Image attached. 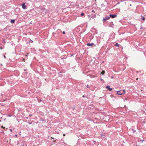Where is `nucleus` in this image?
Segmentation results:
<instances>
[{"label": "nucleus", "mask_w": 146, "mask_h": 146, "mask_svg": "<svg viewBox=\"0 0 146 146\" xmlns=\"http://www.w3.org/2000/svg\"><path fill=\"white\" fill-rule=\"evenodd\" d=\"M117 93L118 95H122L124 94L125 93V91L124 90L118 91H117Z\"/></svg>", "instance_id": "obj_1"}, {"label": "nucleus", "mask_w": 146, "mask_h": 146, "mask_svg": "<svg viewBox=\"0 0 146 146\" xmlns=\"http://www.w3.org/2000/svg\"><path fill=\"white\" fill-rule=\"evenodd\" d=\"M110 19V17H104L103 21H106L107 20L109 19Z\"/></svg>", "instance_id": "obj_2"}, {"label": "nucleus", "mask_w": 146, "mask_h": 146, "mask_svg": "<svg viewBox=\"0 0 146 146\" xmlns=\"http://www.w3.org/2000/svg\"><path fill=\"white\" fill-rule=\"evenodd\" d=\"M106 88L109 90L110 91H111L112 90V88H110L109 86H108L106 87Z\"/></svg>", "instance_id": "obj_3"}, {"label": "nucleus", "mask_w": 146, "mask_h": 146, "mask_svg": "<svg viewBox=\"0 0 146 146\" xmlns=\"http://www.w3.org/2000/svg\"><path fill=\"white\" fill-rule=\"evenodd\" d=\"M22 7L23 9H26V7L25 5V3H23L22 5Z\"/></svg>", "instance_id": "obj_4"}, {"label": "nucleus", "mask_w": 146, "mask_h": 146, "mask_svg": "<svg viewBox=\"0 0 146 146\" xmlns=\"http://www.w3.org/2000/svg\"><path fill=\"white\" fill-rule=\"evenodd\" d=\"M94 44L93 43H88L87 44V45L88 46H92Z\"/></svg>", "instance_id": "obj_5"}, {"label": "nucleus", "mask_w": 146, "mask_h": 146, "mask_svg": "<svg viewBox=\"0 0 146 146\" xmlns=\"http://www.w3.org/2000/svg\"><path fill=\"white\" fill-rule=\"evenodd\" d=\"M117 17V15L116 14L112 15L111 18H114Z\"/></svg>", "instance_id": "obj_6"}, {"label": "nucleus", "mask_w": 146, "mask_h": 146, "mask_svg": "<svg viewBox=\"0 0 146 146\" xmlns=\"http://www.w3.org/2000/svg\"><path fill=\"white\" fill-rule=\"evenodd\" d=\"M15 20H14V19H11V20L10 22H11V23L13 24V23H14L15 22Z\"/></svg>", "instance_id": "obj_7"}, {"label": "nucleus", "mask_w": 146, "mask_h": 146, "mask_svg": "<svg viewBox=\"0 0 146 146\" xmlns=\"http://www.w3.org/2000/svg\"><path fill=\"white\" fill-rule=\"evenodd\" d=\"M119 44L118 43H116L115 44V46H117V47H119Z\"/></svg>", "instance_id": "obj_8"}, {"label": "nucleus", "mask_w": 146, "mask_h": 146, "mask_svg": "<svg viewBox=\"0 0 146 146\" xmlns=\"http://www.w3.org/2000/svg\"><path fill=\"white\" fill-rule=\"evenodd\" d=\"M105 72L104 70H103L102 72H101V74L102 75H103Z\"/></svg>", "instance_id": "obj_9"}, {"label": "nucleus", "mask_w": 146, "mask_h": 146, "mask_svg": "<svg viewBox=\"0 0 146 146\" xmlns=\"http://www.w3.org/2000/svg\"><path fill=\"white\" fill-rule=\"evenodd\" d=\"M111 35H113V38H114L115 37L114 36V33H112V34H111Z\"/></svg>", "instance_id": "obj_10"}, {"label": "nucleus", "mask_w": 146, "mask_h": 146, "mask_svg": "<svg viewBox=\"0 0 146 146\" xmlns=\"http://www.w3.org/2000/svg\"><path fill=\"white\" fill-rule=\"evenodd\" d=\"M29 42L31 43H33V41L32 40H31V39H30V41H29Z\"/></svg>", "instance_id": "obj_11"}, {"label": "nucleus", "mask_w": 146, "mask_h": 146, "mask_svg": "<svg viewBox=\"0 0 146 146\" xmlns=\"http://www.w3.org/2000/svg\"><path fill=\"white\" fill-rule=\"evenodd\" d=\"M81 16H83L84 15V14L83 13H81Z\"/></svg>", "instance_id": "obj_12"}, {"label": "nucleus", "mask_w": 146, "mask_h": 146, "mask_svg": "<svg viewBox=\"0 0 146 146\" xmlns=\"http://www.w3.org/2000/svg\"><path fill=\"white\" fill-rule=\"evenodd\" d=\"M22 146H27V145H26V144H23L22 145Z\"/></svg>", "instance_id": "obj_13"}, {"label": "nucleus", "mask_w": 146, "mask_h": 146, "mask_svg": "<svg viewBox=\"0 0 146 146\" xmlns=\"http://www.w3.org/2000/svg\"><path fill=\"white\" fill-rule=\"evenodd\" d=\"M142 19L143 20H145V18L144 17H143V18H142Z\"/></svg>", "instance_id": "obj_14"}, {"label": "nucleus", "mask_w": 146, "mask_h": 146, "mask_svg": "<svg viewBox=\"0 0 146 146\" xmlns=\"http://www.w3.org/2000/svg\"><path fill=\"white\" fill-rule=\"evenodd\" d=\"M112 15H111V14H110V17H111Z\"/></svg>", "instance_id": "obj_15"}, {"label": "nucleus", "mask_w": 146, "mask_h": 146, "mask_svg": "<svg viewBox=\"0 0 146 146\" xmlns=\"http://www.w3.org/2000/svg\"><path fill=\"white\" fill-rule=\"evenodd\" d=\"M62 33L64 34H65V31H63L62 32Z\"/></svg>", "instance_id": "obj_16"}, {"label": "nucleus", "mask_w": 146, "mask_h": 146, "mask_svg": "<svg viewBox=\"0 0 146 146\" xmlns=\"http://www.w3.org/2000/svg\"><path fill=\"white\" fill-rule=\"evenodd\" d=\"M86 87H87V88H89V86L88 85H87L86 86Z\"/></svg>", "instance_id": "obj_17"}, {"label": "nucleus", "mask_w": 146, "mask_h": 146, "mask_svg": "<svg viewBox=\"0 0 146 146\" xmlns=\"http://www.w3.org/2000/svg\"><path fill=\"white\" fill-rule=\"evenodd\" d=\"M141 142H142H142H143V140H141Z\"/></svg>", "instance_id": "obj_18"}, {"label": "nucleus", "mask_w": 146, "mask_h": 146, "mask_svg": "<svg viewBox=\"0 0 146 146\" xmlns=\"http://www.w3.org/2000/svg\"><path fill=\"white\" fill-rule=\"evenodd\" d=\"M88 76H90V78H92V76H91V75H88Z\"/></svg>", "instance_id": "obj_19"}, {"label": "nucleus", "mask_w": 146, "mask_h": 146, "mask_svg": "<svg viewBox=\"0 0 146 146\" xmlns=\"http://www.w3.org/2000/svg\"><path fill=\"white\" fill-rule=\"evenodd\" d=\"M29 124H32V123H31V122H29Z\"/></svg>", "instance_id": "obj_20"}, {"label": "nucleus", "mask_w": 146, "mask_h": 146, "mask_svg": "<svg viewBox=\"0 0 146 146\" xmlns=\"http://www.w3.org/2000/svg\"><path fill=\"white\" fill-rule=\"evenodd\" d=\"M32 115H29V116L30 117H31V116H32Z\"/></svg>", "instance_id": "obj_21"}, {"label": "nucleus", "mask_w": 146, "mask_h": 146, "mask_svg": "<svg viewBox=\"0 0 146 146\" xmlns=\"http://www.w3.org/2000/svg\"><path fill=\"white\" fill-rule=\"evenodd\" d=\"M4 58H6V56H5V55H4Z\"/></svg>", "instance_id": "obj_22"}, {"label": "nucleus", "mask_w": 146, "mask_h": 146, "mask_svg": "<svg viewBox=\"0 0 146 146\" xmlns=\"http://www.w3.org/2000/svg\"><path fill=\"white\" fill-rule=\"evenodd\" d=\"M10 130L11 131V132L12 131V130L11 129H10Z\"/></svg>", "instance_id": "obj_23"}, {"label": "nucleus", "mask_w": 146, "mask_h": 146, "mask_svg": "<svg viewBox=\"0 0 146 146\" xmlns=\"http://www.w3.org/2000/svg\"><path fill=\"white\" fill-rule=\"evenodd\" d=\"M96 17V15H94V17H94Z\"/></svg>", "instance_id": "obj_24"}, {"label": "nucleus", "mask_w": 146, "mask_h": 146, "mask_svg": "<svg viewBox=\"0 0 146 146\" xmlns=\"http://www.w3.org/2000/svg\"><path fill=\"white\" fill-rule=\"evenodd\" d=\"M2 127H3V129H4V128H5V127H3V126H2Z\"/></svg>", "instance_id": "obj_25"}, {"label": "nucleus", "mask_w": 146, "mask_h": 146, "mask_svg": "<svg viewBox=\"0 0 146 146\" xmlns=\"http://www.w3.org/2000/svg\"><path fill=\"white\" fill-rule=\"evenodd\" d=\"M56 141L55 140H54L53 141V142H55Z\"/></svg>", "instance_id": "obj_26"}, {"label": "nucleus", "mask_w": 146, "mask_h": 146, "mask_svg": "<svg viewBox=\"0 0 146 146\" xmlns=\"http://www.w3.org/2000/svg\"><path fill=\"white\" fill-rule=\"evenodd\" d=\"M15 136L16 137H17V135H16H16H15Z\"/></svg>", "instance_id": "obj_27"}, {"label": "nucleus", "mask_w": 146, "mask_h": 146, "mask_svg": "<svg viewBox=\"0 0 146 146\" xmlns=\"http://www.w3.org/2000/svg\"><path fill=\"white\" fill-rule=\"evenodd\" d=\"M82 97H83V98H84V97H85V96H84V95H83V96H82Z\"/></svg>", "instance_id": "obj_28"}, {"label": "nucleus", "mask_w": 146, "mask_h": 146, "mask_svg": "<svg viewBox=\"0 0 146 146\" xmlns=\"http://www.w3.org/2000/svg\"><path fill=\"white\" fill-rule=\"evenodd\" d=\"M111 78H113V76H112V77H111Z\"/></svg>", "instance_id": "obj_29"}, {"label": "nucleus", "mask_w": 146, "mask_h": 146, "mask_svg": "<svg viewBox=\"0 0 146 146\" xmlns=\"http://www.w3.org/2000/svg\"><path fill=\"white\" fill-rule=\"evenodd\" d=\"M51 138H52V139H54V138H53V137H51Z\"/></svg>", "instance_id": "obj_30"}, {"label": "nucleus", "mask_w": 146, "mask_h": 146, "mask_svg": "<svg viewBox=\"0 0 146 146\" xmlns=\"http://www.w3.org/2000/svg\"><path fill=\"white\" fill-rule=\"evenodd\" d=\"M92 12H94V10H92Z\"/></svg>", "instance_id": "obj_31"}, {"label": "nucleus", "mask_w": 146, "mask_h": 146, "mask_svg": "<svg viewBox=\"0 0 146 146\" xmlns=\"http://www.w3.org/2000/svg\"><path fill=\"white\" fill-rule=\"evenodd\" d=\"M64 145H66V144L65 143H64Z\"/></svg>", "instance_id": "obj_32"}, {"label": "nucleus", "mask_w": 146, "mask_h": 146, "mask_svg": "<svg viewBox=\"0 0 146 146\" xmlns=\"http://www.w3.org/2000/svg\"><path fill=\"white\" fill-rule=\"evenodd\" d=\"M1 106H4V105L2 104V105H1Z\"/></svg>", "instance_id": "obj_33"}, {"label": "nucleus", "mask_w": 146, "mask_h": 146, "mask_svg": "<svg viewBox=\"0 0 146 146\" xmlns=\"http://www.w3.org/2000/svg\"><path fill=\"white\" fill-rule=\"evenodd\" d=\"M63 136H65V134H63Z\"/></svg>", "instance_id": "obj_34"}, {"label": "nucleus", "mask_w": 146, "mask_h": 146, "mask_svg": "<svg viewBox=\"0 0 146 146\" xmlns=\"http://www.w3.org/2000/svg\"><path fill=\"white\" fill-rule=\"evenodd\" d=\"M5 101V100H4L3 101V102H4V101Z\"/></svg>", "instance_id": "obj_35"}, {"label": "nucleus", "mask_w": 146, "mask_h": 146, "mask_svg": "<svg viewBox=\"0 0 146 146\" xmlns=\"http://www.w3.org/2000/svg\"><path fill=\"white\" fill-rule=\"evenodd\" d=\"M138 79V78H137L136 79V80H137Z\"/></svg>", "instance_id": "obj_36"}, {"label": "nucleus", "mask_w": 146, "mask_h": 146, "mask_svg": "<svg viewBox=\"0 0 146 146\" xmlns=\"http://www.w3.org/2000/svg\"><path fill=\"white\" fill-rule=\"evenodd\" d=\"M31 24V22L30 23V24Z\"/></svg>", "instance_id": "obj_37"}, {"label": "nucleus", "mask_w": 146, "mask_h": 146, "mask_svg": "<svg viewBox=\"0 0 146 146\" xmlns=\"http://www.w3.org/2000/svg\"><path fill=\"white\" fill-rule=\"evenodd\" d=\"M9 116H10V117L11 116V115H9Z\"/></svg>", "instance_id": "obj_38"}]
</instances>
